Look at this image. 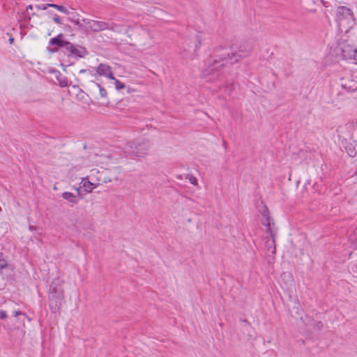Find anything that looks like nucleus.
<instances>
[{
	"label": "nucleus",
	"instance_id": "obj_1",
	"mask_svg": "<svg viewBox=\"0 0 357 357\" xmlns=\"http://www.w3.org/2000/svg\"><path fill=\"white\" fill-rule=\"evenodd\" d=\"M229 62L230 63L229 54L226 56H217L215 57L209 59L207 61L206 67L202 70V77L204 78L208 79V81H214L215 78H211L209 76L214 75L221 68L225 66Z\"/></svg>",
	"mask_w": 357,
	"mask_h": 357
},
{
	"label": "nucleus",
	"instance_id": "obj_2",
	"mask_svg": "<svg viewBox=\"0 0 357 357\" xmlns=\"http://www.w3.org/2000/svg\"><path fill=\"white\" fill-rule=\"evenodd\" d=\"M335 21L340 27H351L354 23V16L351 9L344 6H338L335 12Z\"/></svg>",
	"mask_w": 357,
	"mask_h": 357
},
{
	"label": "nucleus",
	"instance_id": "obj_3",
	"mask_svg": "<svg viewBox=\"0 0 357 357\" xmlns=\"http://www.w3.org/2000/svg\"><path fill=\"white\" fill-rule=\"evenodd\" d=\"M253 50V43L250 40H244L241 42L237 50H234L229 54L230 63L233 64L239 60L249 56Z\"/></svg>",
	"mask_w": 357,
	"mask_h": 357
},
{
	"label": "nucleus",
	"instance_id": "obj_4",
	"mask_svg": "<svg viewBox=\"0 0 357 357\" xmlns=\"http://www.w3.org/2000/svg\"><path fill=\"white\" fill-rule=\"evenodd\" d=\"M149 144L144 139L129 142L126 146V151L131 155L142 157L149 149Z\"/></svg>",
	"mask_w": 357,
	"mask_h": 357
},
{
	"label": "nucleus",
	"instance_id": "obj_5",
	"mask_svg": "<svg viewBox=\"0 0 357 357\" xmlns=\"http://www.w3.org/2000/svg\"><path fill=\"white\" fill-rule=\"evenodd\" d=\"M83 22L87 31L93 32H100L107 29L114 31V26H110L109 24L105 22L85 19L83 20Z\"/></svg>",
	"mask_w": 357,
	"mask_h": 357
},
{
	"label": "nucleus",
	"instance_id": "obj_6",
	"mask_svg": "<svg viewBox=\"0 0 357 357\" xmlns=\"http://www.w3.org/2000/svg\"><path fill=\"white\" fill-rule=\"evenodd\" d=\"M94 75H98L100 77L104 76L110 79H115L112 68L107 63H100L96 68V73Z\"/></svg>",
	"mask_w": 357,
	"mask_h": 357
},
{
	"label": "nucleus",
	"instance_id": "obj_7",
	"mask_svg": "<svg viewBox=\"0 0 357 357\" xmlns=\"http://www.w3.org/2000/svg\"><path fill=\"white\" fill-rule=\"evenodd\" d=\"M341 87L345 90L347 93H357V81L351 77L342 78Z\"/></svg>",
	"mask_w": 357,
	"mask_h": 357
},
{
	"label": "nucleus",
	"instance_id": "obj_8",
	"mask_svg": "<svg viewBox=\"0 0 357 357\" xmlns=\"http://www.w3.org/2000/svg\"><path fill=\"white\" fill-rule=\"evenodd\" d=\"M63 297V291L61 289H57L56 287L54 286V283H52L50 287L49 298L50 299L59 298L62 299Z\"/></svg>",
	"mask_w": 357,
	"mask_h": 357
},
{
	"label": "nucleus",
	"instance_id": "obj_9",
	"mask_svg": "<svg viewBox=\"0 0 357 357\" xmlns=\"http://www.w3.org/2000/svg\"><path fill=\"white\" fill-rule=\"evenodd\" d=\"M86 54V51L83 47H79L77 48L74 46V50L71 52L70 54L69 55L74 57H84Z\"/></svg>",
	"mask_w": 357,
	"mask_h": 357
},
{
	"label": "nucleus",
	"instance_id": "obj_10",
	"mask_svg": "<svg viewBox=\"0 0 357 357\" xmlns=\"http://www.w3.org/2000/svg\"><path fill=\"white\" fill-rule=\"evenodd\" d=\"M265 246L268 252H270L272 255H274L275 254L276 247L275 238H272L271 240H267L266 241Z\"/></svg>",
	"mask_w": 357,
	"mask_h": 357
},
{
	"label": "nucleus",
	"instance_id": "obj_11",
	"mask_svg": "<svg viewBox=\"0 0 357 357\" xmlns=\"http://www.w3.org/2000/svg\"><path fill=\"white\" fill-rule=\"evenodd\" d=\"M62 197L71 204H77V200L76 199L75 195L72 192H64L62 194Z\"/></svg>",
	"mask_w": 357,
	"mask_h": 357
},
{
	"label": "nucleus",
	"instance_id": "obj_12",
	"mask_svg": "<svg viewBox=\"0 0 357 357\" xmlns=\"http://www.w3.org/2000/svg\"><path fill=\"white\" fill-rule=\"evenodd\" d=\"M62 37L63 34L60 33L56 37L52 38L50 41V45H56L59 47H62L66 42L61 39Z\"/></svg>",
	"mask_w": 357,
	"mask_h": 357
},
{
	"label": "nucleus",
	"instance_id": "obj_13",
	"mask_svg": "<svg viewBox=\"0 0 357 357\" xmlns=\"http://www.w3.org/2000/svg\"><path fill=\"white\" fill-rule=\"evenodd\" d=\"M81 183L82 186L85 188L86 191L91 192L92 190L95 188L93 184L91 183L87 178H83Z\"/></svg>",
	"mask_w": 357,
	"mask_h": 357
},
{
	"label": "nucleus",
	"instance_id": "obj_14",
	"mask_svg": "<svg viewBox=\"0 0 357 357\" xmlns=\"http://www.w3.org/2000/svg\"><path fill=\"white\" fill-rule=\"evenodd\" d=\"M356 48L355 47H353L351 45H344V47L342 48V54H343V56L345 58V59H349V53H352L353 51L352 50H356Z\"/></svg>",
	"mask_w": 357,
	"mask_h": 357
},
{
	"label": "nucleus",
	"instance_id": "obj_15",
	"mask_svg": "<svg viewBox=\"0 0 357 357\" xmlns=\"http://www.w3.org/2000/svg\"><path fill=\"white\" fill-rule=\"evenodd\" d=\"M63 48V52L69 56L71 53V52L74 50V45L70 43V42L66 41L63 46L62 47Z\"/></svg>",
	"mask_w": 357,
	"mask_h": 357
},
{
	"label": "nucleus",
	"instance_id": "obj_16",
	"mask_svg": "<svg viewBox=\"0 0 357 357\" xmlns=\"http://www.w3.org/2000/svg\"><path fill=\"white\" fill-rule=\"evenodd\" d=\"M50 7L54 8L56 9L57 10H59L63 13H65L66 15L69 14L68 9L66 7H64L63 6L57 5V4H54V3H50Z\"/></svg>",
	"mask_w": 357,
	"mask_h": 357
},
{
	"label": "nucleus",
	"instance_id": "obj_17",
	"mask_svg": "<svg viewBox=\"0 0 357 357\" xmlns=\"http://www.w3.org/2000/svg\"><path fill=\"white\" fill-rule=\"evenodd\" d=\"M349 270L353 275L357 278V260L351 263Z\"/></svg>",
	"mask_w": 357,
	"mask_h": 357
},
{
	"label": "nucleus",
	"instance_id": "obj_18",
	"mask_svg": "<svg viewBox=\"0 0 357 357\" xmlns=\"http://www.w3.org/2000/svg\"><path fill=\"white\" fill-rule=\"evenodd\" d=\"M7 267H8V263L6 261V259H4L3 254L0 253V271L3 268H6Z\"/></svg>",
	"mask_w": 357,
	"mask_h": 357
},
{
	"label": "nucleus",
	"instance_id": "obj_19",
	"mask_svg": "<svg viewBox=\"0 0 357 357\" xmlns=\"http://www.w3.org/2000/svg\"><path fill=\"white\" fill-rule=\"evenodd\" d=\"M351 243L356 247H357V229L349 238Z\"/></svg>",
	"mask_w": 357,
	"mask_h": 357
},
{
	"label": "nucleus",
	"instance_id": "obj_20",
	"mask_svg": "<svg viewBox=\"0 0 357 357\" xmlns=\"http://www.w3.org/2000/svg\"><path fill=\"white\" fill-rule=\"evenodd\" d=\"M114 81L115 88L117 90L123 89L126 87V85L120 82L119 79H113Z\"/></svg>",
	"mask_w": 357,
	"mask_h": 357
},
{
	"label": "nucleus",
	"instance_id": "obj_21",
	"mask_svg": "<svg viewBox=\"0 0 357 357\" xmlns=\"http://www.w3.org/2000/svg\"><path fill=\"white\" fill-rule=\"evenodd\" d=\"M267 227L266 231L270 234L271 238H275V232H274L271 228V223L268 220H267V223L266 224Z\"/></svg>",
	"mask_w": 357,
	"mask_h": 357
},
{
	"label": "nucleus",
	"instance_id": "obj_22",
	"mask_svg": "<svg viewBox=\"0 0 357 357\" xmlns=\"http://www.w3.org/2000/svg\"><path fill=\"white\" fill-rule=\"evenodd\" d=\"M186 178L188 179L189 182L191 184H192L194 185H197V184H198L197 179L193 175L188 174L187 176H186Z\"/></svg>",
	"mask_w": 357,
	"mask_h": 357
},
{
	"label": "nucleus",
	"instance_id": "obj_23",
	"mask_svg": "<svg viewBox=\"0 0 357 357\" xmlns=\"http://www.w3.org/2000/svg\"><path fill=\"white\" fill-rule=\"evenodd\" d=\"M96 85L99 89V93H100V97L107 98V91L104 88H102L99 84H96Z\"/></svg>",
	"mask_w": 357,
	"mask_h": 357
},
{
	"label": "nucleus",
	"instance_id": "obj_24",
	"mask_svg": "<svg viewBox=\"0 0 357 357\" xmlns=\"http://www.w3.org/2000/svg\"><path fill=\"white\" fill-rule=\"evenodd\" d=\"M35 7L38 10H46L50 7V3L36 5Z\"/></svg>",
	"mask_w": 357,
	"mask_h": 357
},
{
	"label": "nucleus",
	"instance_id": "obj_25",
	"mask_svg": "<svg viewBox=\"0 0 357 357\" xmlns=\"http://www.w3.org/2000/svg\"><path fill=\"white\" fill-rule=\"evenodd\" d=\"M22 15H23V19L26 21H28V20H31V16H35V15H37L36 13H31V15H29V14H26L25 13H22Z\"/></svg>",
	"mask_w": 357,
	"mask_h": 357
},
{
	"label": "nucleus",
	"instance_id": "obj_26",
	"mask_svg": "<svg viewBox=\"0 0 357 357\" xmlns=\"http://www.w3.org/2000/svg\"><path fill=\"white\" fill-rule=\"evenodd\" d=\"M352 51H353L352 53H349V58L354 59V60H357V48L356 49V50H352Z\"/></svg>",
	"mask_w": 357,
	"mask_h": 357
},
{
	"label": "nucleus",
	"instance_id": "obj_27",
	"mask_svg": "<svg viewBox=\"0 0 357 357\" xmlns=\"http://www.w3.org/2000/svg\"><path fill=\"white\" fill-rule=\"evenodd\" d=\"M53 21L56 24H62L61 17L58 15H56V14L54 15V16L53 17Z\"/></svg>",
	"mask_w": 357,
	"mask_h": 357
},
{
	"label": "nucleus",
	"instance_id": "obj_28",
	"mask_svg": "<svg viewBox=\"0 0 357 357\" xmlns=\"http://www.w3.org/2000/svg\"><path fill=\"white\" fill-rule=\"evenodd\" d=\"M77 96L79 100H82L86 96V94L83 91L79 90V93L77 95Z\"/></svg>",
	"mask_w": 357,
	"mask_h": 357
},
{
	"label": "nucleus",
	"instance_id": "obj_29",
	"mask_svg": "<svg viewBox=\"0 0 357 357\" xmlns=\"http://www.w3.org/2000/svg\"><path fill=\"white\" fill-rule=\"evenodd\" d=\"M7 318V314L3 310H0V319H5Z\"/></svg>",
	"mask_w": 357,
	"mask_h": 357
},
{
	"label": "nucleus",
	"instance_id": "obj_30",
	"mask_svg": "<svg viewBox=\"0 0 357 357\" xmlns=\"http://www.w3.org/2000/svg\"><path fill=\"white\" fill-rule=\"evenodd\" d=\"M89 73V74L92 75V72L89 70H86V69H82L79 70V73L80 74H82V73Z\"/></svg>",
	"mask_w": 357,
	"mask_h": 357
},
{
	"label": "nucleus",
	"instance_id": "obj_31",
	"mask_svg": "<svg viewBox=\"0 0 357 357\" xmlns=\"http://www.w3.org/2000/svg\"><path fill=\"white\" fill-rule=\"evenodd\" d=\"M13 314L15 317H17L20 314L25 315L24 313H22L20 311H14Z\"/></svg>",
	"mask_w": 357,
	"mask_h": 357
},
{
	"label": "nucleus",
	"instance_id": "obj_32",
	"mask_svg": "<svg viewBox=\"0 0 357 357\" xmlns=\"http://www.w3.org/2000/svg\"><path fill=\"white\" fill-rule=\"evenodd\" d=\"M33 9V6L31 5H29L27 6L26 8V12H28L29 10H32Z\"/></svg>",
	"mask_w": 357,
	"mask_h": 357
},
{
	"label": "nucleus",
	"instance_id": "obj_33",
	"mask_svg": "<svg viewBox=\"0 0 357 357\" xmlns=\"http://www.w3.org/2000/svg\"><path fill=\"white\" fill-rule=\"evenodd\" d=\"M34 229H35V228H34V227H33V226H31V225H30V226H29V229H30L31 231H33V230H34Z\"/></svg>",
	"mask_w": 357,
	"mask_h": 357
},
{
	"label": "nucleus",
	"instance_id": "obj_34",
	"mask_svg": "<svg viewBox=\"0 0 357 357\" xmlns=\"http://www.w3.org/2000/svg\"><path fill=\"white\" fill-rule=\"evenodd\" d=\"M66 85H67L66 82H62V83L61 84V86H66Z\"/></svg>",
	"mask_w": 357,
	"mask_h": 357
},
{
	"label": "nucleus",
	"instance_id": "obj_35",
	"mask_svg": "<svg viewBox=\"0 0 357 357\" xmlns=\"http://www.w3.org/2000/svg\"><path fill=\"white\" fill-rule=\"evenodd\" d=\"M9 41H10V43H13V41H14V38H10L9 39Z\"/></svg>",
	"mask_w": 357,
	"mask_h": 357
},
{
	"label": "nucleus",
	"instance_id": "obj_36",
	"mask_svg": "<svg viewBox=\"0 0 357 357\" xmlns=\"http://www.w3.org/2000/svg\"><path fill=\"white\" fill-rule=\"evenodd\" d=\"M73 22H74L75 24H79V22H78L77 21H73Z\"/></svg>",
	"mask_w": 357,
	"mask_h": 357
},
{
	"label": "nucleus",
	"instance_id": "obj_37",
	"mask_svg": "<svg viewBox=\"0 0 357 357\" xmlns=\"http://www.w3.org/2000/svg\"><path fill=\"white\" fill-rule=\"evenodd\" d=\"M1 211V207L0 206V211Z\"/></svg>",
	"mask_w": 357,
	"mask_h": 357
},
{
	"label": "nucleus",
	"instance_id": "obj_38",
	"mask_svg": "<svg viewBox=\"0 0 357 357\" xmlns=\"http://www.w3.org/2000/svg\"><path fill=\"white\" fill-rule=\"evenodd\" d=\"M356 63H357V62H356Z\"/></svg>",
	"mask_w": 357,
	"mask_h": 357
}]
</instances>
